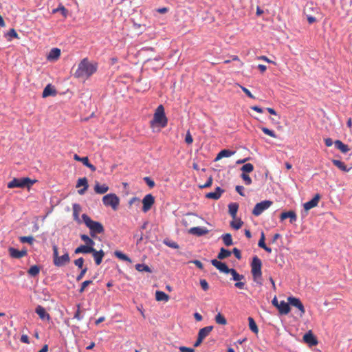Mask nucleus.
<instances>
[{
  "label": "nucleus",
  "mask_w": 352,
  "mask_h": 352,
  "mask_svg": "<svg viewBox=\"0 0 352 352\" xmlns=\"http://www.w3.org/2000/svg\"><path fill=\"white\" fill-rule=\"evenodd\" d=\"M280 314L286 315L290 311L289 303L285 301H280L277 307Z\"/></svg>",
  "instance_id": "obj_19"
},
{
  "label": "nucleus",
  "mask_w": 352,
  "mask_h": 352,
  "mask_svg": "<svg viewBox=\"0 0 352 352\" xmlns=\"http://www.w3.org/2000/svg\"><path fill=\"white\" fill-rule=\"evenodd\" d=\"M334 145H335V147L337 149H338L339 151H340L343 153H347L348 151H350L349 146L347 144H344L340 140H336L334 142Z\"/></svg>",
  "instance_id": "obj_22"
},
{
  "label": "nucleus",
  "mask_w": 352,
  "mask_h": 352,
  "mask_svg": "<svg viewBox=\"0 0 352 352\" xmlns=\"http://www.w3.org/2000/svg\"><path fill=\"white\" fill-rule=\"evenodd\" d=\"M261 267L262 262L261 259L256 256L252 259L251 263V272L253 276V279L257 283L261 284Z\"/></svg>",
  "instance_id": "obj_4"
},
{
  "label": "nucleus",
  "mask_w": 352,
  "mask_h": 352,
  "mask_svg": "<svg viewBox=\"0 0 352 352\" xmlns=\"http://www.w3.org/2000/svg\"><path fill=\"white\" fill-rule=\"evenodd\" d=\"M114 255L117 258H120L122 261H127L129 263H131V258L129 257H128V256H126L125 254L122 253L120 251H118V250L115 251Z\"/></svg>",
  "instance_id": "obj_35"
},
{
  "label": "nucleus",
  "mask_w": 352,
  "mask_h": 352,
  "mask_svg": "<svg viewBox=\"0 0 352 352\" xmlns=\"http://www.w3.org/2000/svg\"><path fill=\"white\" fill-rule=\"evenodd\" d=\"M179 350L181 352H195V349L193 348L186 347L184 346H179Z\"/></svg>",
  "instance_id": "obj_59"
},
{
  "label": "nucleus",
  "mask_w": 352,
  "mask_h": 352,
  "mask_svg": "<svg viewBox=\"0 0 352 352\" xmlns=\"http://www.w3.org/2000/svg\"><path fill=\"white\" fill-rule=\"evenodd\" d=\"M168 124V119L165 115L164 108L162 104L159 105L153 115V118L150 122L151 126L158 125L162 128L166 126Z\"/></svg>",
  "instance_id": "obj_3"
},
{
  "label": "nucleus",
  "mask_w": 352,
  "mask_h": 352,
  "mask_svg": "<svg viewBox=\"0 0 352 352\" xmlns=\"http://www.w3.org/2000/svg\"><path fill=\"white\" fill-rule=\"evenodd\" d=\"M74 159L78 162H81L85 166V164H87V162L89 161V159L87 157H80L77 154H75L74 155Z\"/></svg>",
  "instance_id": "obj_51"
},
{
  "label": "nucleus",
  "mask_w": 352,
  "mask_h": 352,
  "mask_svg": "<svg viewBox=\"0 0 352 352\" xmlns=\"http://www.w3.org/2000/svg\"><path fill=\"white\" fill-rule=\"evenodd\" d=\"M235 152L234 151H231L230 150H227V149H223L222 151H221L217 155V157H215V161H219V160H221V158L223 157H230L231 155H232Z\"/></svg>",
  "instance_id": "obj_26"
},
{
  "label": "nucleus",
  "mask_w": 352,
  "mask_h": 352,
  "mask_svg": "<svg viewBox=\"0 0 352 352\" xmlns=\"http://www.w3.org/2000/svg\"><path fill=\"white\" fill-rule=\"evenodd\" d=\"M80 239L85 243L86 245L94 248L95 242L89 236L86 234H81Z\"/></svg>",
  "instance_id": "obj_36"
},
{
  "label": "nucleus",
  "mask_w": 352,
  "mask_h": 352,
  "mask_svg": "<svg viewBox=\"0 0 352 352\" xmlns=\"http://www.w3.org/2000/svg\"><path fill=\"white\" fill-rule=\"evenodd\" d=\"M229 274L232 276V279L235 281H239L244 278L243 275L239 274L236 270L232 268L229 270Z\"/></svg>",
  "instance_id": "obj_33"
},
{
  "label": "nucleus",
  "mask_w": 352,
  "mask_h": 352,
  "mask_svg": "<svg viewBox=\"0 0 352 352\" xmlns=\"http://www.w3.org/2000/svg\"><path fill=\"white\" fill-rule=\"evenodd\" d=\"M7 35L11 38H19L18 34L16 33V30L13 28L10 29L8 31Z\"/></svg>",
  "instance_id": "obj_58"
},
{
  "label": "nucleus",
  "mask_w": 352,
  "mask_h": 352,
  "mask_svg": "<svg viewBox=\"0 0 352 352\" xmlns=\"http://www.w3.org/2000/svg\"><path fill=\"white\" fill-rule=\"evenodd\" d=\"M243 173H250L254 170V166L250 163L245 164L241 168Z\"/></svg>",
  "instance_id": "obj_40"
},
{
  "label": "nucleus",
  "mask_w": 352,
  "mask_h": 352,
  "mask_svg": "<svg viewBox=\"0 0 352 352\" xmlns=\"http://www.w3.org/2000/svg\"><path fill=\"white\" fill-rule=\"evenodd\" d=\"M261 129L265 134H266L272 138H276V133L273 131L269 129L268 128L262 126V127H261Z\"/></svg>",
  "instance_id": "obj_47"
},
{
  "label": "nucleus",
  "mask_w": 352,
  "mask_h": 352,
  "mask_svg": "<svg viewBox=\"0 0 352 352\" xmlns=\"http://www.w3.org/2000/svg\"><path fill=\"white\" fill-rule=\"evenodd\" d=\"M8 252H9L10 256L14 258H21L26 256L28 254V252L26 250H18L12 247L8 248Z\"/></svg>",
  "instance_id": "obj_10"
},
{
  "label": "nucleus",
  "mask_w": 352,
  "mask_h": 352,
  "mask_svg": "<svg viewBox=\"0 0 352 352\" xmlns=\"http://www.w3.org/2000/svg\"><path fill=\"white\" fill-rule=\"evenodd\" d=\"M77 311H76L74 318L78 320H80L82 319V316L80 315V305L78 304L77 305Z\"/></svg>",
  "instance_id": "obj_61"
},
{
  "label": "nucleus",
  "mask_w": 352,
  "mask_h": 352,
  "mask_svg": "<svg viewBox=\"0 0 352 352\" xmlns=\"http://www.w3.org/2000/svg\"><path fill=\"white\" fill-rule=\"evenodd\" d=\"M240 88L242 89V91L250 98H255V97L252 94V93L245 87H243L241 85H239Z\"/></svg>",
  "instance_id": "obj_54"
},
{
  "label": "nucleus",
  "mask_w": 352,
  "mask_h": 352,
  "mask_svg": "<svg viewBox=\"0 0 352 352\" xmlns=\"http://www.w3.org/2000/svg\"><path fill=\"white\" fill-rule=\"evenodd\" d=\"M215 322L221 325H226L227 324V320L226 318L221 314L219 313L214 318Z\"/></svg>",
  "instance_id": "obj_38"
},
{
  "label": "nucleus",
  "mask_w": 352,
  "mask_h": 352,
  "mask_svg": "<svg viewBox=\"0 0 352 352\" xmlns=\"http://www.w3.org/2000/svg\"><path fill=\"white\" fill-rule=\"evenodd\" d=\"M20 179L18 178H14L12 181H10L8 184V188H20Z\"/></svg>",
  "instance_id": "obj_42"
},
{
  "label": "nucleus",
  "mask_w": 352,
  "mask_h": 352,
  "mask_svg": "<svg viewBox=\"0 0 352 352\" xmlns=\"http://www.w3.org/2000/svg\"><path fill=\"white\" fill-rule=\"evenodd\" d=\"M238 208L239 205L236 203H231L228 206L229 213L234 219L236 217Z\"/></svg>",
  "instance_id": "obj_28"
},
{
  "label": "nucleus",
  "mask_w": 352,
  "mask_h": 352,
  "mask_svg": "<svg viewBox=\"0 0 352 352\" xmlns=\"http://www.w3.org/2000/svg\"><path fill=\"white\" fill-rule=\"evenodd\" d=\"M232 252L228 250H226L223 248L220 249V252L218 254L217 258L219 260H223L226 258L229 257L231 255Z\"/></svg>",
  "instance_id": "obj_32"
},
{
  "label": "nucleus",
  "mask_w": 352,
  "mask_h": 352,
  "mask_svg": "<svg viewBox=\"0 0 352 352\" xmlns=\"http://www.w3.org/2000/svg\"><path fill=\"white\" fill-rule=\"evenodd\" d=\"M332 163L333 165H335L336 167H338L340 170H341L343 172H349L351 170L352 167H347L345 164L338 160H332Z\"/></svg>",
  "instance_id": "obj_21"
},
{
  "label": "nucleus",
  "mask_w": 352,
  "mask_h": 352,
  "mask_svg": "<svg viewBox=\"0 0 352 352\" xmlns=\"http://www.w3.org/2000/svg\"><path fill=\"white\" fill-rule=\"evenodd\" d=\"M83 263H84V259L82 257L74 261L75 265L79 268H82Z\"/></svg>",
  "instance_id": "obj_57"
},
{
  "label": "nucleus",
  "mask_w": 352,
  "mask_h": 352,
  "mask_svg": "<svg viewBox=\"0 0 352 352\" xmlns=\"http://www.w3.org/2000/svg\"><path fill=\"white\" fill-rule=\"evenodd\" d=\"M102 203L105 206H110L116 210L120 204V199L116 194L109 193L102 197Z\"/></svg>",
  "instance_id": "obj_6"
},
{
  "label": "nucleus",
  "mask_w": 352,
  "mask_h": 352,
  "mask_svg": "<svg viewBox=\"0 0 352 352\" xmlns=\"http://www.w3.org/2000/svg\"><path fill=\"white\" fill-rule=\"evenodd\" d=\"M185 142L188 144H190L193 142L192 137L189 131H188L186 134Z\"/></svg>",
  "instance_id": "obj_56"
},
{
  "label": "nucleus",
  "mask_w": 352,
  "mask_h": 352,
  "mask_svg": "<svg viewBox=\"0 0 352 352\" xmlns=\"http://www.w3.org/2000/svg\"><path fill=\"white\" fill-rule=\"evenodd\" d=\"M232 252L233 254H234L235 257L240 260L241 258V251L237 249L236 248H234L233 250H232Z\"/></svg>",
  "instance_id": "obj_62"
},
{
  "label": "nucleus",
  "mask_w": 352,
  "mask_h": 352,
  "mask_svg": "<svg viewBox=\"0 0 352 352\" xmlns=\"http://www.w3.org/2000/svg\"><path fill=\"white\" fill-rule=\"evenodd\" d=\"M35 311L38 315V316L41 319H42V320L46 319L47 320H49L50 319V314L46 312L45 308L43 307L42 306L38 305L36 307Z\"/></svg>",
  "instance_id": "obj_18"
},
{
  "label": "nucleus",
  "mask_w": 352,
  "mask_h": 352,
  "mask_svg": "<svg viewBox=\"0 0 352 352\" xmlns=\"http://www.w3.org/2000/svg\"><path fill=\"white\" fill-rule=\"evenodd\" d=\"M223 191L224 190L223 189H221L220 187H217L214 192H210L207 193L206 195V197L208 199L217 200L221 197Z\"/></svg>",
  "instance_id": "obj_16"
},
{
  "label": "nucleus",
  "mask_w": 352,
  "mask_h": 352,
  "mask_svg": "<svg viewBox=\"0 0 352 352\" xmlns=\"http://www.w3.org/2000/svg\"><path fill=\"white\" fill-rule=\"evenodd\" d=\"M200 285L204 291H207L209 289V285H208V282L206 281V280H205V279L200 280Z\"/></svg>",
  "instance_id": "obj_53"
},
{
  "label": "nucleus",
  "mask_w": 352,
  "mask_h": 352,
  "mask_svg": "<svg viewBox=\"0 0 352 352\" xmlns=\"http://www.w3.org/2000/svg\"><path fill=\"white\" fill-rule=\"evenodd\" d=\"M57 12H61L62 15L64 17H67V16L68 10L61 4L59 5L57 8L54 9L52 10L53 13H56Z\"/></svg>",
  "instance_id": "obj_41"
},
{
  "label": "nucleus",
  "mask_w": 352,
  "mask_h": 352,
  "mask_svg": "<svg viewBox=\"0 0 352 352\" xmlns=\"http://www.w3.org/2000/svg\"><path fill=\"white\" fill-rule=\"evenodd\" d=\"M60 56V50L58 48H53L51 50L47 58L50 60H56Z\"/></svg>",
  "instance_id": "obj_31"
},
{
  "label": "nucleus",
  "mask_w": 352,
  "mask_h": 352,
  "mask_svg": "<svg viewBox=\"0 0 352 352\" xmlns=\"http://www.w3.org/2000/svg\"><path fill=\"white\" fill-rule=\"evenodd\" d=\"M258 245L261 248H265L266 245L265 243V234L263 232L261 233V238L258 241Z\"/></svg>",
  "instance_id": "obj_52"
},
{
  "label": "nucleus",
  "mask_w": 352,
  "mask_h": 352,
  "mask_svg": "<svg viewBox=\"0 0 352 352\" xmlns=\"http://www.w3.org/2000/svg\"><path fill=\"white\" fill-rule=\"evenodd\" d=\"M272 204V201L270 200H265L256 204L252 210V214L256 217L261 215L265 210L268 209Z\"/></svg>",
  "instance_id": "obj_7"
},
{
  "label": "nucleus",
  "mask_w": 352,
  "mask_h": 352,
  "mask_svg": "<svg viewBox=\"0 0 352 352\" xmlns=\"http://www.w3.org/2000/svg\"><path fill=\"white\" fill-rule=\"evenodd\" d=\"M241 177L243 179V180L244 181V183L245 185H250L252 184V180L248 174L242 173Z\"/></svg>",
  "instance_id": "obj_50"
},
{
  "label": "nucleus",
  "mask_w": 352,
  "mask_h": 352,
  "mask_svg": "<svg viewBox=\"0 0 352 352\" xmlns=\"http://www.w3.org/2000/svg\"><path fill=\"white\" fill-rule=\"evenodd\" d=\"M82 219L86 226L89 229L91 237H95L96 234H101L104 232V229L101 223L93 221L86 214H83L82 215Z\"/></svg>",
  "instance_id": "obj_2"
},
{
  "label": "nucleus",
  "mask_w": 352,
  "mask_h": 352,
  "mask_svg": "<svg viewBox=\"0 0 352 352\" xmlns=\"http://www.w3.org/2000/svg\"><path fill=\"white\" fill-rule=\"evenodd\" d=\"M211 263L220 272L225 274H229L230 268L227 266V265L225 263H222L217 259H212L211 261Z\"/></svg>",
  "instance_id": "obj_11"
},
{
  "label": "nucleus",
  "mask_w": 352,
  "mask_h": 352,
  "mask_svg": "<svg viewBox=\"0 0 352 352\" xmlns=\"http://www.w3.org/2000/svg\"><path fill=\"white\" fill-rule=\"evenodd\" d=\"M56 94V89L50 84H49L44 88L42 96L43 98H46L50 96H55Z\"/></svg>",
  "instance_id": "obj_24"
},
{
  "label": "nucleus",
  "mask_w": 352,
  "mask_h": 352,
  "mask_svg": "<svg viewBox=\"0 0 352 352\" xmlns=\"http://www.w3.org/2000/svg\"><path fill=\"white\" fill-rule=\"evenodd\" d=\"M94 191L97 194H104L109 190V186L106 184L100 185L99 182H96L94 186Z\"/></svg>",
  "instance_id": "obj_20"
},
{
  "label": "nucleus",
  "mask_w": 352,
  "mask_h": 352,
  "mask_svg": "<svg viewBox=\"0 0 352 352\" xmlns=\"http://www.w3.org/2000/svg\"><path fill=\"white\" fill-rule=\"evenodd\" d=\"M280 218L281 221H284L285 219H286L287 218H289L290 223H294V222H295L296 221L297 216H296V212L294 211L289 210V211H287V212H282L280 214Z\"/></svg>",
  "instance_id": "obj_13"
},
{
  "label": "nucleus",
  "mask_w": 352,
  "mask_h": 352,
  "mask_svg": "<svg viewBox=\"0 0 352 352\" xmlns=\"http://www.w3.org/2000/svg\"><path fill=\"white\" fill-rule=\"evenodd\" d=\"M135 269L138 272H151V270L150 267L145 265V264H136L135 265Z\"/></svg>",
  "instance_id": "obj_43"
},
{
  "label": "nucleus",
  "mask_w": 352,
  "mask_h": 352,
  "mask_svg": "<svg viewBox=\"0 0 352 352\" xmlns=\"http://www.w3.org/2000/svg\"><path fill=\"white\" fill-rule=\"evenodd\" d=\"M91 253H92L96 264L97 265H100L104 256V251L102 250L97 251L94 249V251L91 252Z\"/></svg>",
  "instance_id": "obj_17"
},
{
  "label": "nucleus",
  "mask_w": 352,
  "mask_h": 352,
  "mask_svg": "<svg viewBox=\"0 0 352 352\" xmlns=\"http://www.w3.org/2000/svg\"><path fill=\"white\" fill-rule=\"evenodd\" d=\"M310 8H308V6H307L306 8L304 10V13L307 15V19L309 23V24H312V23H315L316 21V19L313 16H311L310 14H308L307 13V9H310Z\"/></svg>",
  "instance_id": "obj_48"
},
{
  "label": "nucleus",
  "mask_w": 352,
  "mask_h": 352,
  "mask_svg": "<svg viewBox=\"0 0 352 352\" xmlns=\"http://www.w3.org/2000/svg\"><path fill=\"white\" fill-rule=\"evenodd\" d=\"M98 69V63L90 61L87 58H84L78 65V67L74 74L76 78L87 80Z\"/></svg>",
  "instance_id": "obj_1"
},
{
  "label": "nucleus",
  "mask_w": 352,
  "mask_h": 352,
  "mask_svg": "<svg viewBox=\"0 0 352 352\" xmlns=\"http://www.w3.org/2000/svg\"><path fill=\"white\" fill-rule=\"evenodd\" d=\"M155 298L157 301L167 302L169 300V296L165 292L162 291H157L155 292Z\"/></svg>",
  "instance_id": "obj_30"
},
{
  "label": "nucleus",
  "mask_w": 352,
  "mask_h": 352,
  "mask_svg": "<svg viewBox=\"0 0 352 352\" xmlns=\"http://www.w3.org/2000/svg\"><path fill=\"white\" fill-rule=\"evenodd\" d=\"M40 267L38 265H32L28 270V273L32 276H36L39 274Z\"/></svg>",
  "instance_id": "obj_39"
},
{
  "label": "nucleus",
  "mask_w": 352,
  "mask_h": 352,
  "mask_svg": "<svg viewBox=\"0 0 352 352\" xmlns=\"http://www.w3.org/2000/svg\"><path fill=\"white\" fill-rule=\"evenodd\" d=\"M87 271V267H85V268L82 269L81 272H80V274L76 277V280L77 281L80 280L84 277V276L86 274Z\"/></svg>",
  "instance_id": "obj_60"
},
{
  "label": "nucleus",
  "mask_w": 352,
  "mask_h": 352,
  "mask_svg": "<svg viewBox=\"0 0 352 352\" xmlns=\"http://www.w3.org/2000/svg\"><path fill=\"white\" fill-rule=\"evenodd\" d=\"M243 224V222L240 219H235L234 221L230 222V226L235 230H239L241 228Z\"/></svg>",
  "instance_id": "obj_44"
},
{
  "label": "nucleus",
  "mask_w": 352,
  "mask_h": 352,
  "mask_svg": "<svg viewBox=\"0 0 352 352\" xmlns=\"http://www.w3.org/2000/svg\"><path fill=\"white\" fill-rule=\"evenodd\" d=\"M213 329L212 326H207L201 329L198 333V336L203 340L206 338Z\"/></svg>",
  "instance_id": "obj_27"
},
{
  "label": "nucleus",
  "mask_w": 352,
  "mask_h": 352,
  "mask_svg": "<svg viewBox=\"0 0 352 352\" xmlns=\"http://www.w3.org/2000/svg\"><path fill=\"white\" fill-rule=\"evenodd\" d=\"M221 238H222V240H223L224 244L226 246H230L233 244L232 235L230 233H226L225 234H223Z\"/></svg>",
  "instance_id": "obj_34"
},
{
  "label": "nucleus",
  "mask_w": 352,
  "mask_h": 352,
  "mask_svg": "<svg viewBox=\"0 0 352 352\" xmlns=\"http://www.w3.org/2000/svg\"><path fill=\"white\" fill-rule=\"evenodd\" d=\"M19 179H20V184H21L20 188H24V187L30 188L36 182L35 180L30 179L29 177L19 178Z\"/></svg>",
  "instance_id": "obj_25"
},
{
  "label": "nucleus",
  "mask_w": 352,
  "mask_h": 352,
  "mask_svg": "<svg viewBox=\"0 0 352 352\" xmlns=\"http://www.w3.org/2000/svg\"><path fill=\"white\" fill-rule=\"evenodd\" d=\"M249 327L251 331L255 333H257L258 331V327L254 321V320L252 317L248 318Z\"/></svg>",
  "instance_id": "obj_37"
},
{
  "label": "nucleus",
  "mask_w": 352,
  "mask_h": 352,
  "mask_svg": "<svg viewBox=\"0 0 352 352\" xmlns=\"http://www.w3.org/2000/svg\"><path fill=\"white\" fill-rule=\"evenodd\" d=\"M93 281L91 280H85L84 282L82 283L81 284V287L79 289V293L82 294V292H85L86 287L92 284Z\"/></svg>",
  "instance_id": "obj_49"
},
{
  "label": "nucleus",
  "mask_w": 352,
  "mask_h": 352,
  "mask_svg": "<svg viewBox=\"0 0 352 352\" xmlns=\"http://www.w3.org/2000/svg\"><path fill=\"white\" fill-rule=\"evenodd\" d=\"M212 184V177H210L208 179V181L206 182V183L202 186H200V188H208V187H210Z\"/></svg>",
  "instance_id": "obj_64"
},
{
  "label": "nucleus",
  "mask_w": 352,
  "mask_h": 352,
  "mask_svg": "<svg viewBox=\"0 0 352 352\" xmlns=\"http://www.w3.org/2000/svg\"><path fill=\"white\" fill-rule=\"evenodd\" d=\"M53 263L56 267H61L69 263L70 258L67 252L65 253L61 256H58V248L56 245H53Z\"/></svg>",
  "instance_id": "obj_5"
},
{
  "label": "nucleus",
  "mask_w": 352,
  "mask_h": 352,
  "mask_svg": "<svg viewBox=\"0 0 352 352\" xmlns=\"http://www.w3.org/2000/svg\"><path fill=\"white\" fill-rule=\"evenodd\" d=\"M72 208L74 219L80 221L79 215L82 210L81 206L78 204H74Z\"/></svg>",
  "instance_id": "obj_29"
},
{
  "label": "nucleus",
  "mask_w": 352,
  "mask_h": 352,
  "mask_svg": "<svg viewBox=\"0 0 352 352\" xmlns=\"http://www.w3.org/2000/svg\"><path fill=\"white\" fill-rule=\"evenodd\" d=\"M94 251V248L93 247L87 246L86 245H82L79 247H78L74 252L75 254H88L91 253V252Z\"/></svg>",
  "instance_id": "obj_23"
},
{
  "label": "nucleus",
  "mask_w": 352,
  "mask_h": 352,
  "mask_svg": "<svg viewBox=\"0 0 352 352\" xmlns=\"http://www.w3.org/2000/svg\"><path fill=\"white\" fill-rule=\"evenodd\" d=\"M188 232L191 234L200 236L208 234L209 230L206 228L193 227L189 230Z\"/></svg>",
  "instance_id": "obj_14"
},
{
  "label": "nucleus",
  "mask_w": 352,
  "mask_h": 352,
  "mask_svg": "<svg viewBox=\"0 0 352 352\" xmlns=\"http://www.w3.org/2000/svg\"><path fill=\"white\" fill-rule=\"evenodd\" d=\"M80 186L89 187L88 182L86 177H82L78 179L76 188H79Z\"/></svg>",
  "instance_id": "obj_45"
},
{
  "label": "nucleus",
  "mask_w": 352,
  "mask_h": 352,
  "mask_svg": "<svg viewBox=\"0 0 352 352\" xmlns=\"http://www.w3.org/2000/svg\"><path fill=\"white\" fill-rule=\"evenodd\" d=\"M320 199V195L319 194H316L312 199L304 204V209L307 211L316 207L318 205Z\"/></svg>",
  "instance_id": "obj_12"
},
{
  "label": "nucleus",
  "mask_w": 352,
  "mask_h": 352,
  "mask_svg": "<svg viewBox=\"0 0 352 352\" xmlns=\"http://www.w3.org/2000/svg\"><path fill=\"white\" fill-rule=\"evenodd\" d=\"M287 300L289 303V305L296 307L300 311L301 316L305 314V309L304 305H302L299 298L290 296L288 297Z\"/></svg>",
  "instance_id": "obj_8"
},
{
  "label": "nucleus",
  "mask_w": 352,
  "mask_h": 352,
  "mask_svg": "<svg viewBox=\"0 0 352 352\" xmlns=\"http://www.w3.org/2000/svg\"><path fill=\"white\" fill-rule=\"evenodd\" d=\"M236 191L241 196H245L243 192L244 187L242 186H236L235 188Z\"/></svg>",
  "instance_id": "obj_63"
},
{
  "label": "nucleus",
  "mask_w": 352,
  "mask_h": 352,
  "mask_svg": "<svg viewBox=\"0 0 352 352\" xmlns=\"http://www.w3.org/2000/svg\"><path fill=\"white\" fill-rule=\"evenodd\" d=\"M303 340L310 346H316L318 344L316 337L311 331H309L303 336Z\"/></svg>",
  "instance_id": "obj_15"
},
{
  "label": "nucleus",
  "mask_w": 352,
  "mask_h": 352,
  "mask_svg": "<svg viewBox=\"0 0 352 352\" xmlns=\"http://www.w3.org/2000/svg\"><path fill=\"white\" fill-rule=\"evenodd\" d=\"M19 240L21 243H28L30 245H32L34 242V238L32 236H21Z\"/></svg>",
  "instance_id": "obj_46"
},
{
  "label": "nucleus",
  "mask_w": 352,
  "mask_h": 352,
  "mask_svg": "<svg viewBox=\"0 0 352 352\" xmlns=\"http://www.w3.org/2000/svg\"><path fill=\"white\" fill-rule=\"evenodd\" d=\"M144 180L145 181V182L146 183V184L150 187V188H153L155 186V182L153 180H152L150 177H145L144 178Z\"/></svg>",
  "instance_id": "obj_55"
},
{
  "label": "nucleus",
  "mask_w": 352,
  "mask_h": 352,
  "mask_svg": "<svg viewBox=\"0 0 352 352\" xmlns=\"http://www.w3.org/2000/svg\"><path fill=\"white\" fill-rule=\"evenodd\" d=\"M155 203V198L151 194L146 195L142 199V211L148 212Z\"/></svg>",
  "instance_id": "obj_9"
}]
</instances>
